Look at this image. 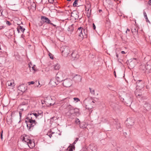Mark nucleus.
Here are the masks:
<instances>
[{"label": "nucleus", "mask_w": 151, "mask_h": 151, "mask_svg": "<svg viewBox=\"0 0 151 151\" xmlns=\"http://www.w3.org/2000/svg\"><path fill=\"white\" fill-rule=\"evenodd\" d=\"M36 113L28 114L26 118L25 122L27 124V126L29 129L31 127H34L37 124V122L35 120V118H37L38 116L39 118L42 116V114H40L39 115H37Z\"/></svg>", "instance_id": "obj_1"}, {"label": "nucleus", "mask_w": 151, "mask_h": 151, "mask_svg": "<svg viewBox=\"0 0 151 151\" xmlns=\"http://www.w3.org/2000/svg\"><path fill=\"white\" fill-rule=\"evenodd\" d=\"M60 50L62 53V55L65 57H67L70 52V48L69 47L64 46L60 48Z\"/></svg>", "instance_id": "obj_2"}, {"label": "nucleus", "mask_w": 151, "mask_h": 151, "mask_svg": "<svg viewBox=\"0 0 151 151\" xmlns=\"http://www.w3.org/2000/svg\"><path fill=\"white\" fill-rule=\"evenodd\" d=\"M125 102L127 104H130L132 103V96L131 94L127 93L126 96L123 99Z\"/></svg>", "instance_id": "obj_3"}, {"label": "nucleus", "mask_w": 151, "mask_h": 151, "mask_svg": "<svg viewBox=\"0 0 151 151\" xmlns=\"http://www.w3.org/2000/svg\"><path fill=\"white\" fill-rule=\"evenodd\" d=\"M41 19L44 24L46 23L48 24H50L54 27H56V25L51 22L50 20L47 17L44 16H42Z\"/></svg>", "instance_id": "obj_4"}, {"label": "nucleus", "mask_w": 151, "mask_h": 151, "mask_svg": "<svg viewBox=\"0 0 151 151\" xmlns=\"http://www.w3.org/2000/svg\"><path fill=\"white\" fill-rule=\"evenodd\" d=\"M63 84L64 86L66 87H69L72 85V81L70 79H66L63 80Z\"/></svg>", "instance_id": "obj_5"}, {"label": "nucleus", "mask_w": 151, "mask_h": 151, "mask_svg": "<svg viewBox=\"0 0 151 151\" xmlns=\"http://www.w3.org/2000/svg\"><path fill=\"white\" fill-rule=\"evenodd\" d=\"M83 32H84V30H83V28L82 27L78 28L77 30V32L78 34V36L80 37V39L82 40L84 37Z\"/></svg>", "instance_id": "obj_6"}, {"label": "nucleus", "mask_w": 151, "mask_h": 151, "mask_svg": "<svg viewBox=\"0 0 151 151\" xmlns=\"http://www.w3.org/2000/svg\"><path fill=\"white\" fill-rule=\"evenodd\" d=\"M56 79L57 82H60L63 81V73L62 72L59 71L58 73L56 75Z\"/></svg>", "instance_id": "obj_7"}, {"label": "nucleus", "mask_w": 151, "mask_h": 151, "mask_svg": "<svg viewBox=\"0 0 151 151\" xmlns=\"http://www.w3.org/2000/svg\"><path fill=\"white\" fill-rule=\"evenodd\" d=\"M18 89L21 92H24L27 90V86L26 85L22 84L18 86Z\"/></svg>", "instance_id": "obj_8"}, {"label": "nucleus", "mask_w": 151, "mask_h": 151, "mask_svg": "<svg viewBox=\"0 0 151 151\" xmlns=\"http://www.w3.org/2000/svg\"><path fill=\"white\" fill-rule=\"evenodd\" d=\"M138 27L135 25L133 26L131 28V31L133 35L137 36H138Z\"/></svg>", "instance_id": "obj_9"}, {"label": "nucleus", "mask_w": 151, "mask_h": 151, "mask_svg": "<svg viewBox=\"0 0 151 151\" xmlns=\"http://www.w3.org/2000/svg\"><path fill=\"white\" fill-rule=\"evenodd\" d=\"M29 138V136L25 134H24L21 137V139H22V141L26 142L27 144L28 143L29 140H31Z\"/></svg>", "instance_id": "obj_10"}, {"label": "nucleus", "mask_w": 151, "mask_h": 151, "mask_svg": "<svg viewBox=\"0 0 151 151\" xmlns=\"http://www.w3.org/2000/svg\"><path fill=\"white\" fill-rule=\"evenodd\" d=\"M88 151H97L96 146L93 144L90 145L88 147Z\"/></svg>", "instance_id": "obj_11"}, {"label": "nucleus", "mask_w": 151, "mask_h": 151, "mask_svg": "<svg viewBox=\"0 0 151 151\" xmlns=\"http://www.w3.org/2000/svg\"><path fill=\"white\" fill-rule=\"evenodd\" d=\"M71 55L72 57V59L74 60L78 59L79 56L78 52L76 51H74L72 53Z\"/></svg>", "instance_id": "obj_12"}, {"label": "nucleus", "mask_w": 151, "mask_h": 151, "mask_svg": "<svg viewBox=\"0 0 151 151\" xmlns=\"http://www.w3.org/2000/svg\"><path fill=\"white\" fill-rule=\"evenodd\" d=\"M137 63L136 59L134 58L129 63V65L132 68H134Z\"/></svg>", "instance_id": "obj_13"}, {"label": "nucleus", "mask_w": 151, "mask_h": 151, "mask_svg": "<svg viewBox=\"0 0 151 151\" xmlns=\"http://www.w3.org/2000/svg\"><path fill=\"white\" fill-rule=\"evenodd\" d=\"M126 123L128 126H131L134 124V120L131 118L127 119Z\"/></svg>", "instance_id": "obj_14"}, {"label": "nucleus", "mask_w": 151, "mask_h": 151, "mask_svg": "<svg viewBox=\"0 0 151 151\" xmlns=\"http://www.w3.org/2000/svg\"><path fill=\"white\" fill-rule=\"evenodd\" d=\"M73 79L76 82L81 81L82 77L80 75H76L73 78Z\"/></svg>", "instance_id": "obj_15"}, {"label": "nucleus", "mask_w": 151, "mask_h": 151, "mask_svg": "<svg viewBox=\"0 0 151 151\" xmlns=\"http://www.w3.org/2000/svg\"><path fill=\"white\" fill-rule=\"evenodd\" d=\"M78 13L76 11H73V12L71 13V16L74 18L75 19H77L79 17Z\"/></svg>", "instance_id": "obj_16"}, {"label": "nucleus", "mask_w": 151, "mask_h": 151, "mask_svg": "<svg viewBox=\"0 0 151 151\" xmlns=\"http://www.w3.org/2000/svg\"><path fill=\"white\" fill-rule=\"evenodd\" d=\"M140 68L143 70H149L151 69V67L150 65H147V66L144 65H141L140 66Z\"/></svg>", "instance_id": "obj_17"}, {"label": "nucleus", "mask_w": 151, "mask_h": 151, "mask_svg": "<svg viewBox=\"0 0 151 151\" xmlns=\"http://www.w3.org/2000/svg\"><path fill=\"white\" fill-rule=\"evenodd\" d=\"M27 144L30 148H32L35 146L34 143L33 142H32L31 139L30 140H29V142Z\"/></svg>", "instance_id": "obj_18"}, {"label": "nucleus", "mask_w": 151, "mask_h": 151, "mask_svg": "<svg viewBox=\"0 0 151 151\" xmlns=\"http://www.w3.org/2000/svg\"><path fill=\"white\" fill-rule=\"evenodd\" d=\"M49 84L51 85L52 86H55L57 83L56 82V80L54 79H51L49 83Z\"/></svg>", "instance_id": "obj_19"}, {"label": "nucleus", "mask_w": 151, "mask_h": 151, "mask_svg": "<svg viewBox=\"0 0 151 151\" xmlns=\"http://www.w3.org/2000/svg\"><path fill=\"white\" fill-rule=\"evenodd\" d=\"M52 68L54 70H58L60 68V66L59 64L56 63L53 65Z\"/></svg>", "instance_id": "obj_20"}, {"label": "nucleus", "mask_w": 151, "mask_h": 151, "mask_svg": "<svg viewBox=\"0 0 151 151\" xmlns=\"http://www.w3.org/2000/svg\"><path fill=\"white\" fill-rule=\"evenodd\" d=\"M79 109L77 108H74L72 111H71V112H70V114H77V113H78L79 111Z\"/></svg>", "instance_id": "obj_21"}, {"label": "nucleus", "mask_w": 151, "mask_h": 151, "mask_svg": "<svg viewBox=\"0 0 151 151\" xmlns=\"http://www.w3.org/2000/svg\"><path fill=\"white\" fill-rule=\"evenodd\" d=\"M17 29V30L19 33V30H21V31H22L23 32H24L25 30V28H23L21 26H20L19 25L18 26Z\"/></svg>", "instance_id": "obj_22"}, {"label": "nucleus", "mask_w": 151, "mask_h": 151, "mask_svg": "<svg viewBox=\"0 0 151 151\" xmlns=\"http://www.w3.org/2000/svg\"><path fill=\"white\" fill-rule=\"evenodd\" d=\"M6 84L9 86H14L15 84L13 81H8L6 83Z\"/></svg>", "instance_id": "obj_23"}, {"label": "nucleus", "mask_w": 151, "mask_h": 151, "mask_svg": "<svg viewBox=\"0 0 151 151\" xmlns=\"http://www.w3.org/2000/svg\"><path fill=\"white\" fill-rule=\"evenodd\" d=\"M55 133V132H53L51 130H50L47 134V135L50 138L52 137V135Z\"/></svg>", "instance_id": "obj_24"}, {"label": "nucleus", "mask_w": 151, "mask_h": 151, "mask_svg": "<svg viewBox=\"0 0 151 151\" xmlns=\"http://www.w3.org/2000/svg\"><path fill=\"white\" fill-rule=\"evenodd\" d=\"M89 89L91 93L93 95H94L95 94L94 89H92L90 88H89Z\"/></svg>", "instance_id": "obj_25"}, {"label": "nucleus", "mask_w": 151, "mask_h": 151, "mask_svg": "<svg viewBox=\"0 0 151 151\" xmlns=\"http://www.w3.org/2000/svg\"><path fill=\"white\" fill-rule=\"evenodd\" d=\"M83 30H84V32H83V34L84 35V37H86V35H87V29H83Z\"/></svg>", "instance_id": "obj_26"}, {"label": "nucleus", "mask_w": 151, "mask_h": 151, "mask_svg": "<svg viewBox=\"0 0 151 151\" xmlns=\"http://www.w3.org/2000/svg\"><path fill=\"white\" fill-rule=\"evenodd\" d=\"M74 109V108L71 105H70L68 107V109H69L68 111L70 114V112H71V111Z\"/></svg>", "instance_id": "obj_27"}, {"label": "nucleus", "mask_w": 151, "mask_h": 151, "mask_svg": "<svg viewBox=\"0 0 151 151\" xmlns=\"http://www.w3.org/2000/svg\"><path fill=\"white\" fill-rule=\"evenodd\" d=\"M36 114H37L36 116H37V115L38 116V115H40V114H42V116L41 117L39 118V116H38V117H37V118L38 119H40V118H42L43 116V112L41 111H40V113H39V112H38V113H36Z\"/></svg>", "instance_id": "obj_28"}, {"label": "nucleus", "mask_w": 151, "mask_h": 151, "mask_svg": "<svg viewBox=\"0 0 151 151\" xmlns=\"http://www.w3.org/2000/svg\"><path fill=\"white\" fill-rule=\"evenodd\" d=\"M91 6L90 4H87L86 6V10L87 9H91Z\"/></svg>", "instance_id": "obj_29"}, {"label": "nucleus", "mask_w": 151, "mask_h": 151, "mask_svg": "<svg viewBox=\"0 0 151 151\" xmlns=\"http://www.w3.org/2000/svg\"><path fill=\"white\" fill-rule=\"evenodd\" d=\"M87 11V16L88 17L90 16L91 13V9H87L86 10Z\"/></svg>", "instance_id": "obj_30"}, {"label": "nucleus", "mask_w": 151, "mask_h": 151, "mask_svg": "<svg viewBox=\"0 0 151 151\" xmlns=\"http://www.w3.org/2000/svg\"><path fill=\"white\" fill-rule=\"evenodd\" d=\"M47 100H46V101H45V104H46V105L47 106H51V105H53V104H52L51 103H50V102H49V103H48L47 102Z\"/></svg>", "instance_id": "obj_31"}, {"label": "nucleus", "mask_w": 151, "mask_h": 151, "mask_svg": "<svg viewBox=\"0 0 151 151\" xmlns=\"http://www.w3.org/2000/svg\"><path fill=\"white\" fill-rule=\"evenodd\" d=\"M78 0H75L74 2L73 5L74 7H76L77 6V5L78 4Z\"/></svg>", "instance_id": "obj_32"}, {"label": "nucleus", "mask_w": 151, "mask_h": 151, "mask_svg": "<svg viewBox=\"0 0 151 151\" xmlns=\"http://www.w3.org/2000/svg\"><path fill=\"white\" fill-rule=\"evenodd\" d=\"M135 95H136V96L137 98H138V97L139 98L141 96L142 94L141 93H140L139 94H138L137 93V91L135 92Z\"/></svg>", "instance_id": "obj_33"}, {"label": "nucleus", "mask_w": 151, "mask_h": 151, "mask_svg": "<svg viewBox=\"0 0 151 151\" xmlns=\"http://www.w3.org/2000/svg\"><path fill=\"white\" fill-rule=\"evenodd\" d=\"M57 119V117H52L50 119V121H52V122H53V121H55V120H56Z\"/></svg>", "instance_id": "obj_34"}, {"label": "nucleus", "mask_w": 151, "mask_h": 151, "mask_svg": "<svg viewBox=\"0 0 151 151\" xmlns=\"http://www.w3.org/2000/svg\"><path fill=\"white\" fill-rule=\"evenodd\" d=\"M49 56L50 57V58L52 59H53V57L52 56V55L51 53H49Z\"/></svg>", "instance_id": "obj_35"}, {"label": "nucleus", "mask_w": 151, "mask_h": 151, "mask_svg": "<svg viewBox=\"0 0 151 151\" xmlns=\"http://www.w3.org/2000/svg\"><path fill=\"white\" fill-rule=\"evenodd\" d=\"M73 99L74 101H76V102H78L80 101L79 99L78 98H74Z\"/></svg>", "instance_id": "obj_36"}, {"label": "nucleus", "mask_w": 151, "mask_h": 151, "mask_svg": "<svg viewBox=\"0 0 151 151\" xmlns=\"http://www.w3.org/2000/svg\"><path fill=\"white\" fill-rule=\"evenodd\" d=\"M75 123L78 124V123H80V121L79 120V119H76L75 121Z\"/></svg>", "instance_id": "obj_37"}, {"label": "nucleus", "mask_w": 151, "mask_h": 151, "mask_svg": "<svg viewBox=\"0 0 151 151\" xmlns=\"http://www.w3.org/2000/svg\"><path fill=\"white\" fill-rule=\"evenodd\" d=\"M28 83L29 85H30L31 84H33L35 83V82L33 81H32L31 82H28Z\"/></svg>", "instance_id": "obj_38"}, {"label": "nucleus", "mask_w": 151, "mask_h": 151, "mask_svg": "<svg viewBox=\"0 0 151 151\" xmlns=\"http://www.w3.org/2000/svg\"><path fill=\"white\" fill-rule=\"evenodd\" d=\"M43 24L44 23H43L41 21L40 22V23H39L38 25L39 26H41L43 25Z\"/></svg>", "instance_id": "obj_39"}, {"label": "nucleus", "mask_w": 151, "mask_h": 151, "mask_svg": "<svg viewBox=\"0 0 151 151\" xmlns=\"http://www.w3.org/2000/svg\"><path fill=\"white\" fill-rule=\"evenodd\" d=\"M78 140V138H76V140H75V141H74V142H73V144H75L77 142V141Z\"/></svg>", "instance_id": "obj_40"}, {"label": "nucleus", "mask_w": 151, "mask_h": 151, "mask_svg": "<svg viewBox=\"0 0 151 151\" xmlns=\"http://www.w3.org/2000/svg\"><path fill=\"white\" fill-rule=\"evenodd\" d=\"M32 70L34 71H36L35 66V65L32 67Z\"/></svg>", "instance_id": "obj_41"}, {"label": "nucleus", "mask_w": 151, "mask_h": 151, "mask_svg": "<svg viewBox=\"0 0 151 151\" xmlns=\"http://www.w3.org/2000/svg\"><path fill=\"white\" fill-rule=\"evenodd\" d=\"M143 14L145 18L147 17V14L145 11L143 12Z\"/></svg>", "instance_id": "obj_42"}, {"label": "nucleus", "mask_w": 151, "mask_h": 151, "mask_svg": "<svg viewBox=\"0 0 151 151\" xmlns=\"http://www.w3.org/2000/svg\"><path fill=\"white\" fill-rule=\"evenodd\" d=\"M6 24L8 25L9 26H10L11 24V23L9 21H7L6 22Z\"/></svg>", "instance_id": "obj_43"}, {"label": "nucleus", "mask_w": 151, "mask_h": 151, "mask_svg": "<svg viewBox=\"0 0 151 151\" xmlns=\"http://www.w3.org/2000/svg\"><path fill=\"white\" fill-rule=\"evenodd\" d=\"M48 2L51 3L52 4L54 1V0H48Z\"/></svg>", "instance_id": "obj_44"}, {"label": "nucleus", "mask_w": 151, "mask_h": 151, "mask_svg": "<svg viewBox=\"0 0 151 151\" xmlns=\"http://www.w3.org/2000/svg\"><path fill=\"white\" fill-rule=\"evenodd\" d=\"M3 134V131H2L1 132V139L2 140V139H3V134Z\"/></svg>", "instance_id": "obj_45"}, {"label": "nucleus", "mask_w": 151, "mask_h": 151, "mask_svg": "<svg viewBox=\"0 0 151 151\" xmlns=\"http://www.w3.org/2000/svg\"><path fill=\"white\" fill-rule=\"evenodd\" d=\"M145 19H146V21L147 22H150V21H149V20L148 19L147 17H145Z\"/></svg>", "instance_id": "obj_46"}, {"label": "nucleus", "mask_w": 151, "mask_h": 151, "mask_svg": "<svg viewBox=\"0 0 151 151\" xmlns=\"http://www.w3.org/2000/svg\"><path fill=\"white\" fill-rule=\"evenodd\" d=\"M93 29H96V26L95 25L94 23L93 24Z\"/></svg>", "instance_id": "obj_47"}, {"label": "nucleus", "mask_w": 151, "mask_h": 151, "mask_svg": "<svg viewBox=\"0 0 151 151\" xmlns=\"http://www.w3.org/2000/svg\"><path fill=\"white\" fill-rule=\"evenodd\" d=\"M73 148H72L70 147L69 148V149L68 150L69 151H72L73 150Z\"/></svg>", "instance_id": "obj_48"}, {"label": "nucleus", "mask_w": 151, "mask_h": 151, "mask_svg": "<svg viewBox=\"0 0 151 151\" xmlns=\"http://www.w3.org/2000/svg\"><path fill=\"white\" fill-rule=\"evenodd\" d=\"M86 108L88 109H91V108H90L89 107H88V106L87 105L86 106Z\"/></svg>", "instance_id": "obj_49"}, {"label": "nucleus", "mask_w": 151, "mask_h": 151, "mask_svg": "<svg viewBox=\"0 0 151 151\" xmlns=\"http://www.w3.org/2000/svg\"><path fill=\"white\" fill-rule=\"evenodd\" d=\"M148 4L150 5H151V0H150L149 2H148Z\"/></svg>", "instance_id": "obj_50"}, {"label": "nucleus", "mask_w": 151, "mask_h": 151, "mask_svg": "<svg viewBox=\"0 0 151 151\" xmlns=\"http://www.w3.org/2000/svg\"><path fill=\"white\" fill-rule=\"evenodd\" d=\"M114 76H115V77H116V72H115V71H114Z\"/></svg>", "instance_id": "obj_51"}, {"label": "nucleus", "mask_w": 151, "mask_h": 151, "mask_svg": "<svg viewBox=\"0 0 151 151\" xmlns=\"http://www.w3.org/2000/svg\"><path fill=\"white\" fill-rule=\"evenodd\" d=\"M121 53L122 54H124L125 53V52L124 51H121Z\"/></svg>", "instance_id": "obj_52"}, {"label": "nucleus", "mask_w": 151, "mask_h": 151, "mask_svg": "<svg viewBox=\"0 0 151 151\" xmlns=\"http://www.w3.org/2000/svg\"><path fill=\"white\" fill-rule=\"evenodd\" d=\"M130 29H127V31H126V33H127V31H128V32L130 31Z\"/></svg>", "instance_id": "obj_53"}, {"label": "nucleus", "mask_w": 151, "mask_h": 151, "mask_svg": "<svg viewBox=\"0 0 151 151\" xmlns=\"http://www.w3.org/2000/svg\"><path fill=\"white\" fill-rule=\"evenodd\" d=\"M142 81L141 80H139L138 81H137V83L138 84V83H139L140 81Z\"/></svg>", "instance_id": "obj_54"}, {"label": "nucleus", "mask_w": 151, "mask_h": 151, "mask_svg": "<svg viewBox=\"0 0 151 151\" xmlns=\"http://www.w3.org/2000/svg\"><path fill=\"white\" fill-rule=\"evenodd\" d=\"M2 12L3 11H2V10L0 9V12H1V15H2Z\"/></svg>", "instance_id": "obj_55"}, {"label": "nucleus", "mask_w": 151, "mask_h": 151, "mask_svg": "<svg viewBox=\"0 0 151 151\" xmlns=\"http://www.w3.org/2000/svg\"><path fill=\"white\" fill-rule=\"evenodd\" d=\"M116 57H117V58H118V57H119V55H118V54H116Z\"/></svg>", "instance_id": "obj_56"}, {"label": "nucleus", "mask_w": 151, "mask_h": 151, "mask_svg": "<svg viewBox=\"0 0 151 151\" xmlns=\"http://www.w3.org/2000/svg\"><path fill=\"white\" fill-rule=\"evenodd\" d=\"M19 114L20 116H21V115L22 114L21 113V112H19Z\"/></svg>", "instance_id": "obj_57"}, {"label": "nucleus", "mask_w": 151, "mask_h": 151, "mask_svg": "<svg viewBox=\"0 0 151 151\" xmlns=\"http://www.w3.org/2000/svg\"><path fill=\"white\" fill-rule=\"evenodd\" d=\"M101 11H102V10L101 9H99V12H101Z\"/></svg>", "instance_id": "obj_58"}, {"label": "nucleus", "mask_w": 151, "mask_h": 151, "mask_svg": "<svg viewBox=\"0 0 151 151\" xmlns=\"http://www.w3.org/2000/svg\"><path fill=\"white\" fill-rule=\"evenodd\" d=\"M95 101L94 100H93L92 101V102L93 103H94L95 102Z\"/></svg>", "instance_id": "obj_59"}, {"label": "nucleus", "mask_w": 151, "mask_h": 151, "mask_svg": "<svg viewBox=\"0 0 151 151\" xmlns=\"http://www.w3.org/2000/svg\"><path fill=\"white\" fill-rule=\"evenodd\" d=\"M20 110L22 111H23L24 110V109H20Z\"/></svg>", "instance_id": "obj_60"}, {"label": "nucleus", "mask_w": 151, "mask_h": 151, "mask_svg": "<svg viewBox=\"0 0 151 151\" xmlns=\"http://www.w3.org/2000/svg\"><path fill=\"white\" fill-rule=\"evenodd\" d=\"M68 1H71V0H67Z\"/></svg>", "instance_id": "obj_61"}, {"label": "nucleus", "mask_w": 151, "mask_h": 151, "mask_svg": "<svg viewBox=\"0 0 151 151\" xmlns=\"http://www.w3.org/2000/svg\"><path fill=\"white\" fill-rule=\"evenodd\" d=\"M118 61H119V59H118Z\"/></svg>", "instance_id": "obj_62"}, {"label": "nucleus", "mask_w": 151, "mask_h": 151, "mask_svg": "<svg viewBox=\"0 0 151 151\" xmlns=\"http://www.w3.org/2000/svg\"><path fill=\"white\" fill-rule=\"evenodd\" d=\"M38 83L39 84H39H40L39 82H38Z\"/></svg>", "instance_id": "obj_63"}, {"label": "nucleus", "mask_w": 151, "mask_h": 151, "mask_svg": "<svg viewBox=\"0 0 151 151\" xmlns=\"http://www.w3.org/2000/svg\"><path fill=\"white\" fill-rule=\"evenodd\" d=\"M111 105L113 107V106H112V104H111Z\"/></svg>", "instance_id": "obj_64"}]
</instances>
